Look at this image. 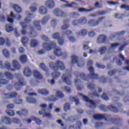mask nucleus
<instances>
[{
	"mask_svg": "<svg viewBox=\"0 0 129 129\" xmlns=\"http://www.w3.org/2000/svg\"><path fill=\"white\" fill-rule=\"evenodd\" d=\"M17 113L19 115H22V114H23V115H26L28 114V111L27 110H23L22 111V112H21L20 111H17Z\"/></svg>",
	"mask_w": 129,
	"mask_h": 129,
	"instance_id": "35",
	"label": "nucleus"
},
{
	"mask_svg": "<svg viewBox=\"0 0 129 129\" xmlns=\"http://www.w3.org/2000/svg\"><path fill=\"white\" fill-rule=\"evenodd\" d=\"M94 35H95V34L94 33V32H93V31H91L89 33V37H93V36H94Z\"/></svg>",
	"mask_w": 129,
	"mask_h": 129,
	"instance_id": "60",
	"label": "nucleus"
},
{
	"mask_svg": "<svg viewBox=\"0 0 129 129\" xmlns=\"http://www.w3.org/2000/svg\"><path fill=\"white\" fill-rule=\"evenodd\" d=\"M63 109L64 111H67V110H69V109H70V106L69 105V104L66 103L63 107Z\"/></svg>",
	"mask_w": 129,
	"mask_h": 129,
	"instance_id": "41",
	"label": "nucleus"
},
{
	"mask_svg": "<svg viewBox=\"0 0 129 129\" xmlns=\"http://www.w3.org/2000/svg\"><path fill=\"white\" fill-rule=\"evenodd\" d=\"M47 100V101H56V100H57V99L55 98V96H52L48 98Z\"/></svg>",
	"mask_w": 129,
	"mask_h": 129,
	"instance_id": "43",
	"label": "nucleus"
},
{
	"mask_svg": "<svg viewBox=\"0 0 129 129\" xmlns=\"http://www.w3.org/2000/svg\"><path fill=\"white\" fill-rule=\"evenodd\" d=\"M5 43V39H4V38H0V45H4Z\"/></svg>",
	"mask_w": 129,
	"mask_h": 129,
	"instance_id": "59",
	"label": "nucleus"
},
{
	"mask_svg": "<svg viewBox=\"0 0 129 129\" xmlns=\"http://www.w3.org/2000/svg\"><path fill=\"white\" fill-rule=\"evenodd\" d=\"M109 108L110 110L113 111V112H116V111H117L116 108H115L112 106H110Z\"/></svg>",
	"mask_w": 129,
	"mask_h": 129,
	"instance_id": "47",
	"label": "nucleus"
},
{
	"mask_svg": "<svg viewBox=\"0 0 129 129\" xmlns=\"http://www.w3.org/2000/svg\"><path fill=\"white\" fill-rule=\"evenodd\" d=\"M71 78V76L67 75L66 74L63 75L61 77L62 80L66 82L67 84L68 85H70L71 84V81H70V79Z\"/></svg>",
	"mask_w": 129,
	"mask_h": 129,
	"instance_id": "7",
	"label": "nucleus"
},
{
	"mask_svg": "<svg viewBox=\"0 0 129 129\" xmlns=\"http://www.w3.org/2000/svg\"><path fill=\"white\" fill-rule=\"evenodd\" d=\"M31 119H32V120H34L36 122V123H37V124L40 125L41 124V123H42V121H41V120L34 116L31 117Z\"/></svg>",
	"mask_w": 129,
	"mask_h": 129,
	"instance_id": "29",
	"label": "nucleus"
},
{
	"mask_svg": "<svg viewBox=\"0 0 129 129\" xmlns=\"http://www.w3.org/2000/svg\"><path fill=\"white\" fill-rule=\"evenodd\" d=\"M49 66L52 70H59V69L60 70H64L65 69L64 64L60 61H57L55 64L53 62H50Z\"/></svg>",
	"mask_w": 129,
	"mask_h": 129,
	"instance_id": "2",
	"label": "nucleus"
},
{
	"mask_svg": "<svg viewBox=\"0 0 129 129\" xmlns=\"http://www.w3.org/2000/svg\"><path fill=\"white\" fill-rule=\"evenodd\" d=\"M30 10L31 11V12H32V13H34V12H36V11H37V8H36L35 7H31Z\"/></svg>",
	"mask_w": 129,
	"mask_h": 129,
	"instance_id": "62",
	"label": "nucleus"
},
{
	"mask_svg": "<svg viewBox=\"0 0 129 129\" xmlns=\"http://www.w3.org/2000/svg\"><path fill=\"white\" fill-rule=\"evenodd\" d=\"M13 121L15 123H19V122H20V120H19L18 119L15 118L13 119Z\"/></svg>",
	"mask_w": 129,
	"mask_h": 129,
	"instance_id": "63",
	"label": "nucleus"
},
{
	"mask_svg": "<svg viewBox=\"0 0 129 129\" xmlns=\"http://www.w3.org/2000/svg\"><path fill=\"white\" fill-rule=\"evenodd\" d=\"M64 90H66V91L68 93L71 92V89H70V88L68 87H64Z\"/></svg>",
	"mask_w": 129,
	"mask_h": 129,
	"instance_id": "55",
	"label": "nucleus"
},
{
	"mask_svg": "<svg viewBox=\"0 0 129 129\" xmlns=\"http://www.w3.org/2000/svg\"><path fill=\"white\" fill-rule=\"evenodd\" d=\"M12 67L13 68L11 67L10 63L8 62L5 64V67H4L3 66V61H0V68H1V69L6 68V69H8V70H11V71H16V70L21 69V65L19 62L16 60H14L12 61Z\"/></svg>",
	"mask_w": 129,
	"mask_h": 129,
	"instance_id": "1",
	"label": "nucleus"
},
{
	"mask_svg": "<svg viewBox=\"0 0 129 129\" xmlns=\"http://www.w3.org/2000/svg\"><path fill=\"white\" fill-rule=\"evenodd\" d=\"M33 25L34 26V27L36 29H38V30H40L41 29V27H40V23L38 21H35L33 23Z\"/></svg>",
	"mask_w": 129,
	"mask_h": 129,
	"instance_id": "36",
	"label": "nucleus"
},
{
	"mask_svg": "<svg viewBox=\"0 0 129 129\" xmlns=\"http://www.w3.org/2000/svg\"><path fill=\"white\" fill-rule=\"evenodd\" d=\"M17 94L15 92H12L10 94H7L4 95V97L6 98H13V97H16Z\"/></svg>",
	"mask_w": 129,
	"mask_h": 129,
	"instance_id": "13",
	"label": "nucleus"
},
{
	"mask_svg": "<svg viewBox=\"0 0 129 129\" xmlns=\"http://www.w3.org/2000/svg\"><path fill=\"white\" fill-rule=\"evenodd\" d=\"M21 85H24V84H23L22 81H20L19 84L15 85V88L17 89V90H19V89L17 88V86H21Z\"/></svg>",
	"mask_w": 129,
	"mask_h": 129,
	"instance_id": "48",
	"label": "nucleus"
},
{
	"mask_svg": "<svg viewBox=\"0 0 129 129\" xmlns=\"http://www.w3.org/2000/svg\"><path fill=\"white\" fill-rule=\"evenodd\" d=\"M68 39H69V41H70V42H75V38H74V37H73V36H69Z\"/></svg>",
	"mask_w": 129,
	"mask_h": 129,
	"instance_id": "50",
	"label": "nucleus"
},
{
	"mask_svg": "<svg viewBox=\"0 0 129 129\" xmlns=\"http://www.w3.org/2000/svg\"><path fill=\"white\" fill-rule=\"evenodd\" d=\"M79 12H90V10H86V9H84V8H80L79 9Z\"/></svg>",
	"mask_w": 129,
	"mask_h": 129,
	"instance_id": "53",
	"label": "nucleus"
},
{
	"mask_svg": "<svg viewBox=\"0 0 129 129\" xmlns=\"http://www.w3.org/2000/svg\"><path fill=\"white\" fill-rule=\"evenodd\" d=\"M56 96L59 98H61V97H63V96H64V95H63V94L61 93V92L58 91L57 92H56Z\"/></svg>",
	"mask_w": 129,
	"mask_h": 129,
	"instance_id": "40",
	"label": "nucleus"
},
{
	"mask_svg": "<svg viewBox=\"0 0 129 129\" xmlns=\"http://www.w3.org/2000/svg\"><path fill=\"white\" fill-rule=\"evenodd\" d=\"M47 107V105L45 104H41L40 105V107L41 109L43 110L42 112V111H39V114H43V116L44 117H50L51 116V114L50 113H45V107Z\"/></svg>",
	"mask_w": 129,
	"mask_h": 129,
	"instance_id": "5",
	"label": "nucleus"
},
{
	"mask_svg": "<svg viewBox=\"0 0 129 129\" xmlns=\"http://www.w3.org/2000/svg\"><path fill=\"white\" fill-rule=\"evenodd\" d=\"M26 101L29 103H34V102H36V99L32 97H26Z\"/></svg>",
	"mask_w": 129,
	"mask_h": 129,
	"instance_id": "26",
	"label": "nucleus"
},
{
	"mask_svg": "<svg viewBox=\"0 0 129 129\" xmlns=\"http://www.w3.org/2000/svg\"><path fill=\"white\" fill-rule=\"evenodd\" d=\"M85 23H86V18H83L81 19L79 21L77 20L73 21V24L74 26H76L78 24H85Z\"/></svg>",
	"mask_w": 129,
	"mask_h": 129,
	"instance_id": "10",
	"label": "nucleus"
},
{
	"mask_svg": "<svg viewBox=\"0 0 129 129\" xmlns=\"http://www.w3.org/2000/svg\"><path fill=\"white\" fill-rule=\"evenodd\" d=\"M38 45V41L36 40L33 39L30 42V47L34 48Z\"/></svg>",
	"mask_w": 129,
	"mask_h": 129,
	"instance_id": "23",
	"label": "nucleus"
},
{
	"mask_svg": "<svg viewBox=\"0 0 129 129\" xmlns=\"http://www.w3.org/2000/svg\"><path fill=\"white\" fill-rule=\"evenodd\" d=\"M56 44L54 42H51L50 44L46 43L43 44V47L45 50L50 51L52 48H55Z\"/></svg>",
	"mask_w": 129,
	"mask_h": 129,
	"instance_id": "4",
	"label": "nucleus"
},
{
	"mask_svg": "<svg viewBox=\"0 0 129 129\" xmlns=\"http://www.w3.org/2000/svg\"><path fill=\"white\" fill-rule=\"evenodd\" d=\"M12 31H13V27L10 25H6V31L8 33H10V32H12Z\"/></svg>",
	"mask_w": 129,
	"mask_h": 129,
	"instance_id": "37",
	"label": "nucleus"
},
{
	"mask_svg": "<svg viewBox=\"0 0 129 129\" xmlns=\"http://www.w3.org/2000/svg\"><path fill=\"white\" fill-rule=\"evenodd\" d=\"M22 17L20 16L19 15H17L16 16H14V14H13V12L11 13L10 16H8L7 17V20L9 23H13L14 21L13 20V19H16V20H20L21 19Z\"/></svg>",
	"mask_w": 129,
	"mask_h": 129,
	"instance_id": "3",
	"label": "nucleus"
},
{
	"mask_svg": "<svg viewBox=\"0 0 129 129\" xmlns=\"http://www.w3.org/2000/svg\"><path fill=\"white\" fill-rule=\"evenodd\" d=\"M54 15L56 17H61L62 16V12L60 11H54Z\"/></svg>",
	"mask_w": 129,
	"mask_h": 129,
	"instance_id": "42",
	"label": "nucleus"
},
{
	"mask_svg": "<svg viewBox=\"0 0 129 129\" xmlns=\"http://www.w3.org/2000/svg\"><path fill=\"white\" fill-rule=\"evenodd\" d=\"M79 96L82 97V98L84 99V100H85V101L88 102V104H90L91 106H90L91 107L94 106V105H95V102H94L93 101L89 100V99H88V98L86 96L83 95L81 93L79 94Z\"/></svg>",
	"mask_w": 129,
	"mask_h": 129,
	"instance_id": "6",
	"label": "nucleus"
},
{
	"mask_svg": "<svg viewBox=\"0 0 129 129\" xmlns=\"http://www.w3.org/2000/svg\"><path fill=\"white\" fill-rule=\"evenodd\" d=\"M39 68L40 69H42V70H44V71H47L46 66H45V64L44 63H41L39 65Z\"/></svg>",
	"mask_w": 129,
	"mask_h": 129,
	"instance_id": "44",
	"label": "nucleus"
},
{
	"mask_svg": "<svg viewBox=\"0 0 129 129\" xmlns=\"http://www.w3.org/2000/svg\"><path fill=\"white\" fill-rule=\"evenodd\" d=\"M88 66L90 67L89 68V71H90V72H91V73H93V72L94 71V70L93 69V68H92V60H90L88 62Z\"/></svg>",
	"mask_w": 129,
	"mask_h": 129,
	"instance_id": "24",
	"label": "nucleus"
},
{
	"mask_svg": "<svg viewBox=\"0 0 129 129\" xmlns=\"http://www.w3.org/2000/svg\"><path fill=\"white\" fill-rule=\"evenodd\" d=\"M120 9H124L126 11H129V6L123 5L120 7Z\"/></svg>",
	"mask_w": 129,
	"mask_h": 129,
	"instance_id": "45",
	"label": "nucleus"
},
{
	"mask_svg": "<svg viewBox=\"0 0 129 129\" xmlns=\"http://www.w3.org/2000/svg\"><path fill=\"white\" fill-rule=\"evenodd\" d=\"M38 93L40 94H42V95H45L46 94H48L49 92L46 89H41L38 90Z\"/></svg>",
	"mask_w": 129,
	"mask_h": 129,
	"instance_id": "17",
	"label": "nucleus"
},
{
	"mask_svg": "<svg viewBox=\"0 0 129 129\" xmlns=\"http://www.w3.org/2000/svg\"><path fill=\"white\" fill-rule=\"evenodd\" d=\"M58 43L60 46H61V45H63V41L62 39L59 38L58 40Z\"/></svg>",
	"mask_w": 129,
	"mask_h": 129,
	"instance_id": "52",
	"label": "nucleus"
},
{
	"mask_svg": "<svg viewBox=\"0 0 129 129\" xmlns=\"http://www.w3.org/2000/svg\"><path fill=\"white\" fill-rule=\"evenodd\" d=\"M87 34V30L83 29L81 30L80 32L77 33V36L79 37V36H85Z\"/></svg>",
	"mask_w": 129,
	"mask_h": 129,
	"instance_id": "15",
	"label": "nucleus"
},
{
	"mask_svg": "<svg viewBox=\"0 0 129 129\" xmlns=\"http://www.w3.org/2000/svg\"><path fill=\"white\" fill-rule=\"evenodd\" d=\"M20 61L22 62V63H26L27 62V55H21L19 58Z\"/></svg>",
	"mask_w": 129,
	"mask_h": 129,
	"instance_id": "21",
	"label": "nucleus"
},
{
	"mask_svg": "<svg viewBox=\"0 0 129 129\" xmlns=\"http://www.w3.org/2000/svg\"><path fill=\"white\" fill-rule=\"evenodd\" d=\"M126 64L127 65V67L126 68H125V70H127V71H129V60H127L126 61Z\"/></svg>",
	"mask_w": 129,
	"mask_h": 129,
	"instance_id": "56",
	"label": "nucleus"
},
{
	"mask_svg": "<svg viewBox=\"0 0 129 129\" xmlns=\"http://www.w3.org/2000/svg\"><path fill=\"white\" fill-rule=\"evenodd\" d=\"M1 84H7L8 83V81L6 80H1L0 82Z\"/></svg>",
	"mask_w": 129,
	"mask_h": 129,
	"instance_id": "57",
	"label": "nucleus"
},
{
	"mask_svg": "<svg viewBox=\"0 0 129 129\" xmlns=\"http://www.w3.org/2000/svg\"><path fill=\"white\" fill-rule=\"evenodd\" d=\"M94 119H102L104 118V115L97 114L94 115Z\"/></svg>",
	"mask_w": 129,
	"mask_h": 129,
	"instance_id": "20",
	"label": "nucleus"
},
{
	"mask_svg": "<svg viewBox=\"0 0 129 129\" xmlns=\"http://www.w3.org/2000/svg\"><path fill=\"white\" fill-rule=\"evenodd\" d=\"M76 6V4L75 3H72L70 4H67L66 5V7L67 8L70 7V8H74Z\"/></svg>",
	"mask_w": 129,
	"mask_h": 129,
	"instance_id": "46",
	"label": "nucleus"
},
{
	"mask_svg": "<svg viewBox=\"0 0 129 129\" xmlns=\"http://www.w3.org/2000/svg\"><path fill=\"white\" fill-rule=\"evenodd\" d=\"M52 76L54 79H57V78L60 77V73L57 72H54L52 74Z\"/></svg>",
	"mask_w": 129,
	"mask_h": 129,
	"instance_id": "30",
	"label": "nucleus"
},
{
	"mask_svg": "<svg viewBox=\"0 0 129 129\" xmlns=\"http://www.w3.org/2000/svg\"><path fill=\"white\" fill-rule=\"evenodd\" d=\"M4 75L7 79H8L9 80H11V79H13V78H14V76H13V75L9 72L5 73Z\"/></svg>",
	"mask_w": 129,
	"mask_h": 129,
	"instance_id": "18",
	"label": "nucleus"
},
{
	"mask_svg": "<svg viewBox=\"0 0 129 129\" xmlns=\"http://www.w3.org/2000/svg\"><path fill=\"white\" fill-rule=\"evenodd\" d=\"M24 74L25 76H26V77H29V76H31L32 72L31 71L30 68H26L24 71Z\"/></svg>",
	"mask_w": 129,
	"mask_h": 129,
	"instance_id": "12",
	"label": "nucleus"
},
{
	"mask_svg": "<svg viewBox=\"0 0 129 129\" xmlns=\"http://www.w3.org/2000/svg\"><path fill=\"white\" fill-rule=\"evenodd\" d=\"M106 51V48L105 47H102L99 48V52L100 54H103Z\"/></svg>",
	"mask_w": 129,
	"mask_h": 129,
	"instance_id": "39",
	"label": "nucleus"
},
{
	"mask_svg": "<svg viewBox=\"0 0 129 129\" xmlns=\"http://www.w3.org/2000/svg\"><path fill=\"white\" fill-rule=\"evenodd\" d=\"M70 100H71V101H75L76 105H78V104H79L78 99H77L74 97H70Z\"/></svg>",
	"mask_w": 129,
	"mask_h": 129,
	"instance_id": "34",
	"label": "nucleus"
},
{
	"mask_svg": "<svg viewBox=\"0 0 129 129\" xmlns=\"http://www.w3.org/2000/svg\"><path fill=\"white\" fill-rule=\"evenodd\" d=\"M123 17V15L121 14H115L114 16V18L116 19H121Z\"/></svg>",
	"mask_w": 129,
	"mask_h": 129,
	"instance_id": "49",
	"label": "nucleus"
},
{
	"mask_svg": "<svg viewBox=\"0 0 129 129\" xmlns=\"http://www.w3.org/2000/svg\"><path fill=\"white\" fill-rule=\"evenodd\" d=\"M52 37L54 39H57L58 38V37H59V33H56L54 34L53 35Z\"/></svg>",
	"mask_w": 129,
	"mask_h": 129,
	"instance_id": "58",
	"label": "nucleus"
},
{
	"mask_svg": "<svg viewBox=\"0 0 129 129\" xmlns=\"http://www.w3.org/2000/svg\"><path fill=\"white\" fill-rule=\"evenodd\" d=\"M118 46V43H114L111 45V48L112 49H114V48H116V47Z\"/></svg>",
	"mask_w": 129,
	"mask_h": 129,
	"instance_id": "54",
	"label": "nucleus"
},
{
	"mask_svg": "<svg viewBox=\"0 0 129 129\" xmlns=\"http://www.w3.org/2000/svg\"><path fill=\"white\" fill-rule=\"evenodd\" d=\"M39 12L42 15H45V14H47V9L45 7H41L40 8Z\"/></svg>",
	"mask_w": 129,
	"mask_h": 129,
	"instance_id": "19",
	"label": "nucleus"
},
{
	"mask_svg": "<svg viewBox=\"0 0 129 129\" xmlns=\"http://www.w3.org/2000/svg\"><path fill=\"white\" fill-rule=\"evenodd\" d=\"M6 112L8 115H10V116H14L15 115V112L12 110H7Z\"/></svg>",
	"mask_w": 129,
	"mask_h": 129,
	"instance_id": "33",
	"label": "nucleus"
},
{
	"mask_svg": "<svg viewBox=\"0 0 129 129\" xmlns=\"http://www.w3.org/2000/svg\"><path fill=\"white\" fill-rule=\"evenodd\" d=\"M20 25L22 27L21 33L23 35H25V34H26V30H25L26 29V24H25V23L21 22L20 23Z\"/></svg>",
	"mask_w": 129,
	"mask_h": 129,
	"instance_id": "25",
	"label": "nucleus"
},
{
	"mask_svg": "<svg viewBox=\"0 0 129 129\" xmlns=\"http://www.w3.org/2000/svg\"><path fill=\"white\" fill-rule=\"evenodd\" d=\"M1 120L2 122H4L6 124H11V123H12V121L11 120V119H10L8 117H2Z\"/></svg>",
	"mask_w": 129,
	"mask_h": 129,
	"instance_id": "11",
	"label": "nucleus"
},
{
	"mask_svg": "<svg viewBox=\"0 0 129 129\" xmlns=\"http://www.w3.org/2000/svg\"><path fill=\"white\" fill-rule=\"evenodd\" d=\"M54 53L56 56H61V55L65 56L67 55V53H62V51H61V49L59 48H56L54 51Z\"/></svg>",
	"mask_w": 129,
	"mask_h": 129,
	"instance_id": "8",
	"label": "nucleus"
},
{
	"mask_svg": "<svg viewBox=\"0 0 129 129\" xmlns=\"http://www.w3.org/2000/svg\"><path fill=\"white\" fill-rule=\"evenodd\" d=\"M72 61L73 63H77V66H78L79 67H80L81 66H79L78 64V62L77 61V56L74 55L72 57Z\"/></svg>",
	"mask_w": 129,
	"mask_h": 129,
	"instance_id": "28",
	"label": "nucleus"
},
{
	"mask_svg": "<svg viewBox=\"0 0 129 129\" xmlns=\"http://www.w3.org/2000/svg\"><path fill=\"white\" fill-rule=\"evenodd\" d=\"M102 99H103L104 100H108V97L106 95V94H104L101 97Z\"/></svg>",
	"mask_w": 129,
	"mask_h": 129,
	"instance_id": "51",
	"label": "nucleus"
},
{
	"mask_svg": "<svg viewBox=\"0 0 129 129\" xmlns=\"http://www.w3.org/2000/svg\"><path fill=\"white\" fill-rule=\"evenodd\" d=\"M19 53H24L25 52V49H24L23 47H20L19 49Z\"/></svg>",
	"mask_w": 129,
	"mask_h": 129,
	"instance_id": "61",
	"label": "nucleus"
},
{
	"mask_svg": "<svg viewBox=\"0 0 129 129\" xmlns=\"http://www.w3.org/2000/svg\"><path fill=\"white\" fill-rule=\"evenodd\" d=\"M33 76L35 78H36V79H41L42 78V75L37 71L33 72Z\"/></svg>",
	"mask_w": 129,
	"mask_h": 129,
	"instance_id": "14",
	"label": "nucleus"
},
{
	"mask_svg": "<svg viewBox=\"0 0 129 129\" xmlns=\"http://www.w3.org/2000/svg\"><path fill=\"white\" fill-rule=\"evenodd\" d=\"M49 19H50V16H46L45 17L43 18L41 21V24H42V25H45V24H46V23L48 22V20H49Z\"/></svg>",
	"mask_w": 129,
	"mask_h": 129,
	"instance_id": "31",
	"label": "nucleus"
},
{
	"mask_svg": "<svg viewBox=\"0 0 129 129\" xmlns=\"http://www.w3.org/2000/svg\"><path fill=\"white\" fill-rule=\"evenodd\" d=\"M13 8L17 13H21V12H22V9H21L17 5H14L13 6Z\"/></svg>",
	"mask_w": 129,
	"mask_h": 129,
	"instance_id": "27",
	"label": "nucleus"
},
{
	"mask_svg": "<svg viewBox=\"0 0 129 129\" xmlns=\"http://www.w3.org/2000/svg\"><path fill=\"white\" fill-rule=\"evenodd\" d=\"M45 6L49 9H53V7L55 6V3L52 0L47 1L45 2Z\"/></svg>",
	"mask_w": 129,
	"mask_h": 129,
	"instance_id": "9",
	"label": "nucleus"
},
{
	"mask_svg": "<svg viewBox=\"0 0 129 129\" xmlns=\"http://www.w3.org/2000/svg\"><path fill=\"white\" fill-rule=\"evenodd\" d=\"M3 54L4 55L5 57L8 58V57H10V53L7 49H4L2 51Z\"/></svg>",
	"mask_w": 129,
	"mask_h": 129,
	"instance_id": "32",
	"label": "nucleus"
},
{
	"mask_svg": "<svg viewBox=\"0 0 129 129\" xmlns=\"http://www.w3.org/2000/svg\"><path fill=\"white\" fill-rule=\"evenodd\" d=\"M28 41H29V39L27 37H23L21 39V42L23 45H25L26 43H28Z\"/></svg>",
	"mask_w": 129,
	"mask_h": 129,
	"instance_id": "38",
	"label": "nucleus"
},
{
	"mask_svg": "<svg viewBox=\"0 0 129 129\" xmlns=\"http://www.w3.org/2000/svg\"><path fill=\"white\" fill-rule=\"evenodd\" d=\"M33 17H34V16L32 15H29L28 17L26 18H25V19L24 20V22L25 24L30 23V22H31V18Z\"/></svg>",
	"mask_w": 129,
	"mask_h": 129,
	"instance_id": "22",
	"label": "nucleus"
},
{
	"mask_svg": "<svg viewBox=\"0 0 129 129\" xmlns=\"http://www.w3.org/2000/svg\"><path fill=\"white\" fill-rule=\"evenodd\" d=\"M7 107L8 108H14V105L13 104H9L7 106Z\"/></svg>",
	"mask_w": 129,
	"mask_h": 129,
	"instance_id": "64",
	"label": "nucleus"
},
{
	"mask_svg": "<svg viewBox=\"0 0 129 129\" xmlns=\"http://www.w3.org/2000/svg\"><path fill=\"white\" fill-rule=\"evenodd\" d=\"M106 37L104 35H100L97 39L98 43H103L105 40Z\"/></svg>",
	"mask_w": 129,
	"mask_h": 129,
	"instance_id": "16",
	"label": "nucleus"
}]
</instances>
